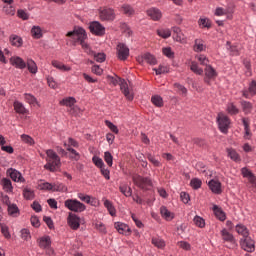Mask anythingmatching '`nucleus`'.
I'll return each mask as SVG.
<instances>
[{"label": "nucleus", "mask_w": 256, "mask_h": 256, "mask_svg": "<svg viewBox=\"0 0 256 256\" xmlns=\"http://www.w3.org/2000/svg\"><path fill=\"white\" fill-rule=\"evenodd\" d=\"M88 55H92L94 60L97 63H105V59H107V55L105 53H96L90 48V52H86Z\"/></svg>", "instance_id": "b1692460"}, {"label": "nucleus", "mask_w": 256, "mask_h": 256, "mask_svg": "<svg viewBox=\"0 0 256 256\" xmlns=\"http://www.w3.org/2000/svg\"><path fill=\"white\" fill-rule=\"evenodd\" d=\"M132 181L136 187L139 189H142V191H149L151 187H153V182H151V178L149 177H143L141 175H134L132 177Z\"/></svg>", "instance_id": "20e7f679"}, {"label": "nucleus", "mask_w": 256, "mask_h": 256, "mask_svg": "<svg viewBox=\"0 0 256 256\" xmlns=\"http://www.w3.org/2000/svg\"><path fill=\"white\" fill-rule=\"evenodd\" d=\"M89 30L92 35L96 37H103L105 35V26H103L99 21H93L89 24Z\"/></svg>", "instance_id": "0eeeda50"}, {"label": "nucleus", "mask_w": 256, "mask_h": 256, "mask_svg": "<svg viewBox=\"0 0 256 256\" xmlns=\"http://www.w3.org/2000/svg\"><path fill=\"white\" fill-rule=\"evenodd\" d=\"M115 229L120 233V235H129L131 233V228L129 225L123 223V222H116L114 223Z\"/></svg>", "instance_id": "a211bd4d"}, {"label": "nucleus", "mask_w": 256, "mask_h": 256, "mask_svg": "<svg viewBox=\"0 0 256 256\" xmlns=\"http://www.w3.org/2000/svg\"><path fill=\"white\" fill-rule=\"evenodd\" d=\"M201 185H203V182L199 178H193L190 181V186L192 187V189H201Z\"/></svg>", "instance_id": "3c124183"}, {"label": "nucleus", "mask_w": 256, "mask_h": 256, "mask_svg": "<svg viewBox=\"0 0 256 256\" xmlns=\"http://www.w3.org/2000/svg\"><path fill=\"white\" fill-rule=\"evenodd\" d=\"M0 185L5 193H13V184L11 183V179L2 178L0 180Z\"/></svg>", "instance_id": "4be33fe9"}, {"label": "nucleus", "mask_w": 256, "mask_h": 256, "mask_svg": "<svg viewBox=\"0 0 256 256\" xmlns=\"http://www.w3.org/2000/svg\"><path fill=\"white\" fill-rule=\"evenodd\" d=\"M241 173L243 177H246L248 179V181L254 176L253 172H251V170L246 167L241 169Z\"/></svg>", "instance_id": "0e129e2a"}, {"label": "nucleus", "mask_w": 256, "mask_h": 256, "mask_svg": "<svg viewBox=\"0 0 256 256\" xmlns=\"http://www.w3.org/2000/svg\"><path fill=\"white\" fill-rule=\"evenodd\" d=\"M190 70L195 75H203V68L199 67V64L195 61L191 62Z\"/></svg>", "instance_id": "79ce46f5"}, {"label": "nucleus", "mask_w": 256, "mask_h": 256, "mask_svg": "<svg viewBox=\"0 0 256 256\" xmlns=\"http://www.w3.org/2000/svg\"><path fill=\"white\" fill-rule=\"evenodd\" d=\"M52 191L65 193V191H67V187L63 183L57 182L52 184Z\"/></svg>", "instance_id": "c03bdc74"}, {"label": "nucleus", "mask_w": 256, "mask_h": 256, "mask_svg": "<svg viewBox=\"0 0 256 256\" xmlns=\"http://www.w3.org/2000/svg\"><path fill=\"white\" fill-rule=\"evenodd\" d=\"M151 102L155 107H163V98L159 95L152 96Z\"/></svg>", "instance_id": "09e8293b"}, {"label": "nucleus", "mask_w": 256, "mask_h": 256, "mask_svg": "<svg viewBox=\"0 0 256 256\" xmlns=\"http://www.w3.org/2000/svg\"><path fill=\"white\" fill-rule=\"evenodd\" d=\"M152 245H154V247H157V249H165L166 247V243L165 240H163V238L157 236V237H152L151 240Z\"/></svg>", "instance_id": "cd10ccee"}, {"label": "nucleus", "mask_w": 256, "mask_h": 256, "mask_svg": "<svg viewBox=\"0 0 256 256\" xmlns=\"http://www.w3.org/2000/svg\"><path fill=\"white\" fill-rule=\"evenodd\" d=\"M99 16L101 21H114L115 20V10L111 8H104L99 10Z\"/></svg>", "instance_id": "ddd939ff"}, {"label": "nucleus", "mask_w": 256, "mask_h": 256, "mask_svg": "<svg viewBox=\"0 0 256 256\" xmlns=\"http://www.w3.org/2000/svg\"><path fill=\"white\" fill-rule=\"evenodd\" d=\"M77 103V100L75 97H66L60 101V105L64 107H73Z\"/></svg>", "instance_id": "f704fd0d"}, {"label": "nucleus", "mask_w": 256, "mask_h": 256, "mask_svg": "<svg viewBox=\"0 0 256 256\" xmlns=\"http://www.w3.org/2000/svg\"><path fill=\"white\" fill-rule=\"evenodd\" d=\"M116 55L119 61H127V59H129V47L125 45V43H118Z\"/></svg>", "instance_id": "1a4fd4ad"}, {"label": "nucleus", "mask_w": 256, "mask_h": 256, "mask_svg": "<svg viewBox=\"0 0 256 256\" xmlns=\"http://www.w3.org/2000/svg\"><path fill=\"white\" fill-rule=\"evenodd\" d=\"M143 60L146 61V63H149V65H157V59L151 53L144 54Z\"/></svg>", "instance_id": "37998d69"}, {"label": "nucleus", "mask_w": 256, "mask_h": 256, "mask_svg": "<svg viewBox=\"0 0 256 256\" xmlns=\"http://www.w3.org/2000/svg\"><path fill=\"white\" fill-rule=\"evenodd\" d=\"M162 53L163 55H165V57H168V59H173V57H175V53H173V50H171V47L163 48Z\"/></svg>", "instance_id": "052dcab7"}, {"label": "nucleus", "mask_w": 256, "mask_h": 256, "mask_svg": "<svg viewBox=\"0 0 256 256\" xmlns=\"http://www.w3.org/2000/svg\"><path fill=\"white\" fill-rule=\"evenodd\" d=\"M228 115H239V108L234 103H228L226 106Z\"/></svg>", "instance_id": "a19ab883"}, {"label": "nucleus", "mask_w": 256, "mask_h": 256, "mask_svg": "<svg viewBox=\"0 0 256 256\" xmlns=\"http://www.w3.org/2000/svg\"><path fill=\"white\" fill-rule=\"evenodd\" d=\"M119 191L122 195H125V197H131V195H133V190L127 184L120 185Z\"/></svg>", "instance_id": "58836bf2"}, {"label": "nucleus", "mask_w": 256, "mask_h": 256, "mask_svg": "<svg viewBox=\"0 0 256 256\" xmlns=\"http://www.w3.org/2000/svg\"><path fill=\"white\" fill-rule=\"evenodd\" d=\"M216 121L218 123L219 131H221V133H224L225 135H227V133H229V127L231 125V119L228 118L227 115H225L223 113H219L217 115Z\"/></svg>", "instance_id": "423d86ee"}, {"label": "nucleus", "mask_w": 256, "mask_h": 256, "mask_svg": "<svg viewBox=\"0 0 256 256\" xmlns=\"http://www.w3.org/2000/svg\"><path fill=\"white\" fill-rule=\"evenodd\" d=\"M100 173L101 175H103L106 181H109V179H111V171H109V169H107L105 166L100 168Z\"/></svg>", "instance_id": "e2e57ef3"}, {"label": "nucleus", "mask_w": 256, "mask_h": 256, "mask_svg": "<svg viewBox=\"0 0 256 256\" xmlns=\"http://www.w3.org/2000/svg\"><path fill=\"white\" fill-rule=\"evenodd\" d=\"M240 247L247 253H253L255 251V240L250 236H246L240 240Z\"/></svg>", "instance_id": "9d476101"}, {"label": "nucleus", "mask_w": 256, "mask_h": 256, "mask_svg": "<svg viewBox=\"0 0 256 256\" xmlns=\"http://www.w3.org/2000/svg\"><path fill=\"white\" fill-rule=\"evenodd\" d=\"M226 153L231 161H234V163H241V156L235 148H226Z\"/></svg>", "instance_id": "6ab92c4d"}, {"label": "nucleus", "mask_w": 256, "mask_h": 256, "mask_svg": "<svg viewBox=\"0 0 256 256\" xmlns=\"http://www.w3.org/2000/svg\"><path fill=\"white\" fill-rule=\"evenodd\" d=\"M208 187L215 195H221V193H223V190L221 189V182L219 180H210L208 182Z\"/></svg>", "instance_id": "2eb2a0df"}, {"label": "nucleus", "mask_w": 256, "mask_h": 256, "mask_svg": "<svg viewBox=\"0 0 256 256\" xmlns=\"http://www.w3.org/2000/svg\"><path fill=\"white\" fill-rule=\"evenodd\" d=\"M236 232L238 233V235H242L243 239L245 237H249V229H247V226L243 224L236 225Z\"/></svg>", "instance_id": "473e14b6"}, {"label": "nucleus", "mask_w": 256, "mask_h": 256, "mask_svg": "<svg viewBox=\"0 0 256 256\" xmlns=\"http://www.w3.org/2000/svg\"><path fill=\"white\" fill-rule=\"evenodd\" d=\"M78 199H80V201H84V203H87L88 205H93V202L95 201V198L91 201V196L83 193H78Z\"/></svg>", "instance_id": "de8ad7c7"}, {"label": "nucleus", "mask_w": 256, "mask_h": 256, "mask_svg": "<svg viewBox=\"0 0 256 256\" xmlns=\"http://www.w3.org/2000/svg\"><path fill=\"white\" fill-rule=\"evenodd\" d=\"M7 175L14 181L15 183H25V178L23 177V174L19 172V170L10 168L7 170Z\"/></svg>", "instance_id": "4468645a"}, {"label": "nucleus", "mask_w": 256, "mask_h": 256, "mask_svg": "<svg viewBox=\"0 0 256 256\" xmlns=\"http://www.w3.org/2000/svg\"><path fill=\"white\" fill-rule=\"evenodd\" d=\"M1 233L4 235L5 239H11V234L9 233V227H7V225L1 224Z\"/></svg>", "instance_id": "338daca9"}, {"label": "nucleus", "mask_w": 256, "mask_h": 256, "mask_svg": "<svg viewBox=\"0 0 256 256\" xmlns=\"http://www.w3.org/2000/svg\"><path fill=\"white\" fill-rule=\"evenodd\" d=\"M198 25H200L202 29H211V21L209 18H200L198 20Z\"/></svg>", "instance_id": "49530a36"}, {"label": "nucleus", "mask_w": 256, "mask_h": 256, "mask_svg": "<svg viewBox=\"0 0 256 256\" xmlns=\"http://www.w3.org/2000/svg\"><path fill=\"white\" fill-rule=\"evenodd\" d=\"M196 59L199 61L200 65L209 66V58H207L205 54L197 55Z\"/></svg>", "instance_id": "603ef678"}, {"label": "nucleus", "mask_w": 256, "mask_h": 256, "mask_svg": "<svg viewBox=\"0 0 256 256\" xmlns=\"http://www.w3.org/2000/svg\"><path fill=\"white\" fill-rule=\"evenodd\" d=\"M240 105L242 107V111L245 113V115H249L251 111H253V104L249 101L242 100L240 102Z\"/></svg>", "instance_id": "72a5a7b5"}, {"label": "nucleus", "mask_w": 256, "mask_h": 256, "mask_svg": "<svg viewBox=\"0 0 256 256\" xmlns=\"http://www.w3.org/2000/svg\"><path fill=\"white\" fill-rule=\"evenodd\" d=\"M67 224L70 229L77 231V229L81 227V218L77 214L69 212L67 217Z\"/></svg>", "instance_id": "6e6552de"}, {"label": "nucleus", "mask_w": 256, "mask_h": 256, "mask_svg": "<svg viewBox=\"0 0 256 256\" xmlns=\"http://www.w3.org/2000/svg\"><path fill=\"white\" fill-rule=\"evenodd\" d=\"M107 79L110 85H113L114 87L120 85V91L123 93L126 99H128V101H133V93H131V91L129 90V85L126 83L125 80H121V78H115L113 76H107Z\"/></svg>", "instance_id": "7ed1b4c3"}, {"label": "nucleus", "mask_w": 256, "mask_h": 256, "mask_svg": "<svg viewBox=\"0 0 256 256\" xmlns=\"http://www.w3.org/2000/svg\"><path fill=\"white\" fill-rule=\"evenodd\" d=\"M14 111L18 113L19 115H27L28 110L25 108V105H23L20 101H14L13 103Z\"/></svg>", "instance_id": "5701e85b"}, {"label": "nucleus", "mask_w": 256, "mask_h": 256, "mask_svg": "<svg viewBox=\"0 0 256 256\" xmlns=\"http://www.w3.org/2000/svg\"><path fill=\"white\" fill-rule=\"evenodd\" d=\"M104 161L107 163L108 167H113V155L111 152L107 151L104 153Z\"/></svg>", "instance_id": "5fc2aeb1"}, {"label": "nucleus", "mask_w": 256, "mask_h": 256, "mask_svg": "<svg viewBox=\"0 0 256 256\" xmlns=\"http://www.w3.org/2000/svg\"><path fill=\"white\" fill-rule=\"evenodd\" d=\"M24 99L26 103H29V105H35V103H37V98L33 96V94L25 93Z\"/></svg>", "instance_id": "864d4df0"}, {"label": "nucleus", "mask_w": 256, "mask_h": 256, "mask_svg": "<svg viewBox=\"0 0 256 256\" xmlns=\"http://www.w3.org/2000/svg\"><path fill=\"white\" fill-rule=\"evenodd\" d=\"M220 235L224 243H230V248L237 247V240H235V236H233L228 229H222Z\"/></svg>", "instance_id": "f8f14e48"}, {"label": "nucleus", "mask_w": 256, "mask_h": 256, "mask_svg": "<svg viewBox=\"0 0 256 256\" xmlns=\"http://www.w3.org/2000/svg\"><path fill=\"white\" fill-rule=\"evenodd\" d=\"M10 64L13 65V67H16V69H25L27 67V63L19 56L11 57Z\"/></svg>", "instance_id": "f3484780"}, {"label": "nucleus", "mask_w": 256, "mask_h": 256, "mask_svg": "<svg viewBox=\"0 0 256 256\" xmlns=\"http://www.w3.org/2000/svg\"><path fill=\"white\" fill-rule=\"evenodd\" d=\"M157 35H159V37H162V39H169V37H171V30L169 28L158 29Z\"/></svg>", "instance_id": "a18cd8bd"}, {"label": "nucleus", "mask_w": 256, "mask_h": 256, "mask_svg": "<svg viewBox=\"0 0 256 256\" xmlns=\"http://www.w3.org/2000/svg\"><path fill=\"white\" fill-rule=\"evenodd\" d=\"M121 11L122 13H124V15H127V17H131V15H135V9H133V6L129 4L122 5Z\"/></svg>", "instance_id": "e433bc0d"}, {"label": "nucleus", "mask_w": 256, "mask_h": 256, "mask_svg": "<svg viewBox=\"0 0 256 256\" xmlns=\"http://www.w3.org/2000/svg\"><path fill=\"white\" fill-rule=\"evenodd\" d=\"M52 65L55 69H59V71H71V67L63 64V62H59L58 60H53Z\"/></svg>", "instance_id": "4c0bfd02"}, {"label": "nucleus", "mask_w": 256, "mask_h": 256, "mask_svg": "<svg viewBox=\"0 0 256 256\" xmlns=\"http://www.w3.org/2000/svg\"><path fill=\"white\" fill-rule=\"evenodd\" d=\"M10 43L13 47H21L23 45V39L15 34L10 36Z\"/></svg>", "instance_id": "c9c22d12"}, {"label": "nucleus", "mask_w": 256, "mask_h": 256, "mask_svg": "<svg viewBox=\"0 0 256 256\" xmlns=\"http://www.w3.org/2000/svg\"><path fill=\"white\" fill-rule=\"evenodd\" d=\"M39 189L41 191H53V184L49 183V182H44L39 184Z\"/></svg>", "instance_id": "bf43d9fd"}, {"label": "nucleus", "mask_w": 256, "mask_h": 256, "mask_svg": "<svg viewBox=\"0 0 256 256\" xmlns=\"http://www.w3.org/2000/svg\"><path fill=\"white\" fill-rule=\"evenodd\" d=\"M147 15L152 19V21H161L163 17V13L159 10V8H150L147 10Z\"/></svg>", "instance_id": "dca6fc26"}, {"label": "nucleus", "mask_w": 256, "mask_h": 256, "mask_svg": "<svg viewBox=\"0 0 256 256\" xmlns=\"http://www.w3.org/2000/svg\"><path fill=\"white\" fill-rule=\"evenodd\" d=\"M92 162L94 163V165L96 167H98V169H101L102 167H105V163L103 162V159H101L98 156H93Z\"/></svg>", "instance_id": "4d7b16f0"}, {"label": "nucleus", "mask_w": 256, "mask_h": 256, "mask_svg": "<svg viewBox=\"0 0 256 256\" xmlns=\"http://www.w3.org/2000/svg\"><path fill=\"white\" fill-rule=\"evenodd\" d=\"M17 16L19 19H23V21H27V19H29V14L23 9L17 11Z\"/></svg>", "instance_id": "774afa93"}, {"label": "nucleus", "mask_w": 256, "mask_h": 256, "mask_svg": "<svg viewBox=\"0 0 256 256\" xmlns=\"http://www.w3.org/2000/svg\"><path fill=\"white\" fill-rule=\"evenodd\" d=\"M214 215L219 221H225L227 219V215H225V212L217 205L213 206Z\"/></svg>", "instance_id": "c85d7f7f"}, {"label": "nucleus", "mask_w": 256, "mask_h": 256, "mask_svg": "<svg viewBox=\"0 0 256 256\" xmlns=\"http://www.w3.org/2000/svg\"><path fill=\"white\" fill-rule=\"evenodd\" d=\"M20 139L22 143H25L26 145H30V147H33V145H35V139H33V137H31L30 135L22 134L20 136Z\"/></svg>", "instance_id": "ea45409f"}, {"label": "nucleus", "mask_w": 256, "mask_h": 256, "mask_svg": "<svg viewBox=\"0 0 256 256\" xmlns=\"http://www.w3.org/2000/svg\"><path fill=\"white\" fill-rule=\"evenodd\" d=\"M21 238L24 239V241H29V239H31V232L29 229L24 228L21 230Z\"/></svg>", "instance_id": "69168bd1"}, {"label": "nucleus", "mask_w": 256, "mask_h": 256, "mask_svg": "<svg viewBox=\"0 0 256 256\" xmlns=\"http://www.w3.org/2000/svg\"><path fill=\"white\" fill-rule=\"evenodd\" d=\"M46 164L44 169L50 171V173H55L58 169H61V157L58 156L57 152L53 149L46 150Z\"/></svg>", "instance_id": "f03ea898"}, {"label": "nucleus", "mask_w": 256, "mask_h": 256, "mask_svg": "<svg viewBox=\"0 0 256 256\" xmlns=\"http://www.w3.org/2000/svg\"><path fill=\"white\" fill-rule=\"evenodd\" d=\"M147 159L154 165V167H161V162L157 160L152 154H147Z\"/></svg>", "instance_id": "680f3d73"}, {"label": "nucleus", "mask_w": 256, "mask_h": 256, "mask_svg": "<svg viewBox=\"0 0 256 256\" xmlns=\"http://www.w3.org/2000/svg\"><path fill=\"white\" fill-rule=\"evenodd\" d=\"M67 151L71 153V159H74V161H79V159H81V155H79V152H77V150H75L74 148L68 147Z\"/></svg>", "instance_id": "13d9d810"}, {"label": "nucleus", "mask_w": 256, "mask_h": 256, "mask_svg": "<svg viewBox=\"0 0 256 256\" xmlns=\"http://www.w3.org/2000/svg\"><path fill=\"white\" fill-rule=\"evenodd\" d=\"M66 37H69V42L71 45H73V47L81 45L85 53H91V46L85 42L87 39V31H85L83 27L75 26L73 31H69L66 34Z\"/></svg>", "instance_id": "f257e3e1"}, {"label": "nucleus", "mask_w": 256, "mask_h": 256, "mask_svg": "<svg viewBox=\"0 0 256 256\" xmlns=\"http://www.w3.org/2000/svg\"><path fill=\"white\" fill-rule=\"evenodd\" d=\"M160 214L166 221H173V219L175 218L173 213H171V211H169V209H167V207L165 206H161Z\"/></svg>", "instance_id": "a878e982"}, {"label": "nucleus", "mask_w": 256, "mask_h": 256, "mask_svg": "<svg viewBox=\"0 0 256 256\" xmlns=\"http://www.w3.org/2000/svg\"><path fill=\"white\" fill-rule=\"evenodd\" d=\"M105 125H106V127H108V129H110V131H112V133L119 135V128H117V126L115 124H113L111 121L106 120Z\"/></svg>", "instance_id": "6e6d98bb"}, {"label": "nucleus", "mask_w": 256, "mask_h": 256, "mask_svg": "<svg viewBox=\"0 0 256 256\" xmlns=\"http://www.w3.org/2000/svg\"><path fill=\"white\" fill-rule=\"evenodd\" d=\"M194 224L196 227H199L200 229H203L205 227V219H203L201 216H195L193 219Z\"/></svg>", "instance_id": "8fccbe9b"}, {"label": "nucleus", "mask_w": 256, "mask_h": 256, "mask_svg": "<svg viewBox=\"0 0 256 256\" xmlns=\"http://www.w3.org/2000/svg\"><path fill=\"white\" fill-rule=\"evenodd\" d=\"M23 197L26 201H33L35 199V191L29 187L23 189Z\"/></svg>", "instance_id": "7c9ffc66"}, {"label": "nucleus", "mask_w": 256, "mask_h": 256, "mask_svg": "<svg viewBox=\"0 0 256 256\" xmlns=\"http://www.w3.org/2000/svg\"><path fill=\"white\" fill-rule=\"evenodd\" d=\"M204 73H205L204 83H206L207 85H211V81H215V79H217L219 75L217 73V70H215V68H213V66L211 65H208L207 67H205Z\"/></svg>", "instance_id": "9b49d317"}, {"label": "nucleus", "mask_w": 256, "mask_h": 256, "mask_svg": "<svg viewBox=\"0 0 256 256\" xmlns=\"http://www.w3.org/2000/svg\"><path fill=\"white\" fill-rule=\"evenodd\" d=\"M8 215L9 217H13L14 219H17L21 215V210H19V207L17 204H9L8 208Z\"/></svg>", "instance_id": "412c9836"}, {"label": "nucleus", "mask_w": 256, "mask_h": 256, "mask_svg": "<svg viewBox=\"0 0 256 256\" xmlns=\"http://www.w3.org/2000/svg\"><path fill=\"white\" fill-rule=\"evenodd\" d=\"M64 207H66V209L69 211H72V213H83V211L87 209V206L77 199L65 200Z\"/></svg>", "instance_id": "39448f33"}, {"label": "nucleus", "mask_w": 256, "mask_h": 256, "mask_svg": "<svg viewBox=\"0 0 256 256\" xmlns=\"http://www.w3.org/2000/svg\"><path fill=\"white\" fill-rule=\"evenodd\" d=\"M207 49V46L205 45V41L201 38H197L194 40V46H193V51L195 53H201Z\"/></svg>", "instance_id": "aec40b11"}, {"label": "nucleus", "mask_w": 256, "mask_h": 256, "mask_svg": "<svg viewBox=\"0 0 256 256\" xmlns=\"http://www.w3.org/2000/svg\"><path fill=\"white\" fill-rule=\"evenodd\" d=\"M104 207L107 209L111 217H115L117 215V209H115L113 202H111L110 200H107V199L104 200Z\"/></svg>", "instance_id": "bb28decb"}, {"label": "nucleus", "mask_w": 256, "mask_h": 256, "mask_svg": "<svg viewBox=\"0 0 256 256\" xmlns=\"http://www.w3.org/2000/svg\"><path fill=\"white\" fill-rule=\"evenodd\" d=\"M26 67L29 73H32V75H36L37 71H39L37 63H35L33 59H27Z\"/></svg>", "instance_id": "c756f323"}, {"label": "nucleus", "mask_w": 256, "mask_h": 256, "mask_svg": "<svg viewBox=\"0 0 256 256\" xmlns=\"http://www.w3.org/2000/svg\"><path fill=\"white\" fill-rule=\"evenodd\" d=\"M30 33L33 39H41L43 37V29L40 26H33Z\"/></svg>", "instance_id": "2f4dec72"}, {"label": "nucleus", "mask_w": 256, "mask_h": 256, "mask_svg": "<svg viewBox=\"0 0 256 256\" xmlns=\"http://www.w3.org/2000/svg\"><path fill=\"white\" fill-rule=\"evenodd\" d=\"M38 245L40 249H49L51 247V238L49 236H44L38 239Z\"/></svg>", "instance_id": "393cba45"}]
</instances>
